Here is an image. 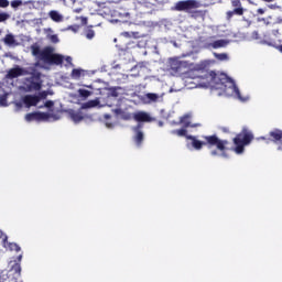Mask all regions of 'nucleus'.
<instances>
[{
    "label": "nucleus",
    "mask_w": 282,
    "mask_h": 282,
    "mask_svg": "<svg viewBox=\"0 0 282 282\" xmlns=\"http://www.w3.org/2000/svg\"><path fill=\"white\" fill-rule=\"evenodd\" d=\"M197 83H202L206 87H210L212 89H219L223 94L227 96H237V98H241V93L235 84L232 78L228 77L226 73H217L215 70H202V75H196Z\"/></svg>",
    "instance_id": "1"
},
{
    "label": "nucleus",
    "mask_w": 282,
    "mask_h": 282,
    "mask_svg": "<svg viewBox=\"0 0 282 282\" xmlns=\"http://www.w3.org/2000/svg\"><path fill=\"white\" fill-rule=\"evenodd\" d=\"M203 139L205 141L197 140V137L195 135H186V140H191L192 147L196 151H202L204 147H208V149H213V147H216V150H213L210 152V155H213V158H217V155H219V152L221 158H228V154H226V151H228V144H230L228 140H221L216 134L203 135Z\"/></svg>",
    "instance_id": "2"
},
{
    "label": "nucleus",
    "mask_w": 282,
    "mask_h": 282,
    "mask_svg": "<svg viewBox=\"0 0 282 282\" xmlns=\"http://www.w3.org/2000/svg\"><path fill=\"white\" fill-rule=\"evenodd\" d=\"M31 53L33 56L40 58L46 63V65H63V61H65V56L54 53V48L52 46H46L41 51V46L39 44L31 45Z\"/></svg>",
    "instance_id": "3"
},
{
    "label": "nucleus",
    "mask_w": 282,
    "mask_h": 282,
    "mask_svg": "<svg viewBox=\"0 0 282 282\" xmlns=\"http://www.w3.org/2000/svg\"><path fill=\"white\" fill-rule=\"evenodd\" d=\"M252 140H254L252 132L243 129L242 132L238 133L236 138H234V144L236 145L235 152L238 154L243 153L245 147H248Z\"/></svg>",
    "instance_id": "4"
},
{
    "label": "nucleus",
    "mask_w": 282,
    "mask_h": 282,
    "mask_svg": "<svg viewBox=\"0 0 282 282\" xmlns=\"http://www.w3.org/2000/svg\"><path fill=\"white\" fill-rule=\"evenodd\" d=\"M50 118H53V120H59V117L56 115H52L50 112H30L25 115L26 122H33L35 120L36 122H50Z\"/></svg>",
    "instance_id": "5"
},
{
    "label": "nucleus",
    "mask_w": 282,
    "mask_h": 282,
    "mask_svg": "<svg viewBox=\"0 0 282 282\" xmlns=\"http://www.w3.org/2000/svg\"><path fill=\"white\" fill-rule=\"evenodd\" d=\"M230 3L234 9L226 12L227 21H231L232 17H243L246 14L247 9L243 8L241 0H230Z\"/></svg>",
    "instance_id": "6"
},
{
    "label": "nucleus",
    "mask_w": 282,
    "mask_h": 282,
    "mask_svg": "<svg viewBox=\"0 0 282 282\" xmlns=\"http://www.w3.org/2000/svg\"><path fill=\"white\" fill-rule=\"evenodd\" d=\"M195 8H202V3L196 0H181L175 3L174 10L176 12H188V10H195Z\"/></svg>",
    "instance_id": "7"
},
{
    "label": "nucleus",
    "mask_w": 282,
    "mask_h": 282,
    "mask_svg": "<svg viewBox=\"0 0 282 282\" xmlns=\"http://www.w3.org/2000/svg\"><path fill=\"white\" fill-rule=\"evenodd\" d=\"M26 89L28 91H41L43 88V80H41V73L34 72L31 74V77L28 79Z\"/></svg>",
    "instance_id": "8"
},
{
    "label": "nucleus",
    "mask_w": 282,
    "mask_h": 282,
    "mask_svg": "<svg viewBox=\"0 0 282 282\" xmlns=\"http://www.w3.org/2000/svg\"><path fill=\"white\" fill-rule=\"evenodd\" d=\"M186 62L180 61L177 58L170 59V72L173 74V76H182V74H186Z\"/></svg>",
    "instance_id": "9"
},
{
    "label": "nucleus",
    "mask_w": 282,
    "mask_h": 282,
    "mask_svg": "<svg viewBox=\"0 0 282 282\" xmlns=\"http://www.w3.org/2000/svg\"><path fill=\"white\" fill-rule=\"evenodd\" d=\"M142 123H138L134 128V137H133V141L137 144V147H142V142H144V132H142Z\"/></svg>",
    "instance_id": "10"
},
{
    "label": "nucleus",
    "mask_w": 282,
    "mask_h": 282,
    "mask_svg": "<svg viewBox=\"0 0 282 282\" xmlns=\"http://www.w3.org/2000/svg\"><path fill=\"white\" fill-rule=\"evenodd\" d=\"M133 120L135 122H153V118L145 111H138L133 113Z\"/></svg>",
    "instance_id": "11"
},
{
    "label": "nucleus",
    "mask_w": 282,
    "mask_h": 282,
    "mask_svg": "<svg viewBox=\"0 0 282 282\" xmlns=\"http://www.w3.org/2000/svg\"><path fill=\"white\" fill-rule=\"evenodd\" d=\"M22 102L25 105V107H36L39 105V97L36 95H25L22 98Z\"/></svg>",
    "instance_id": "12"
},
{
    "label": "nucleus",
    "mask_w": 282,
    "mask_h": 282,
    "mask_svg": "<svg viewBox=\"0 0 282 282\" xmlns=\"http://www.w3.org/2000/svg\"><path fill=\"white\" fill-rule=\"evenodd\" d=\"M25 74V70L19 66L9 69L7 74V78L13 79L19 78V76H23Z\"/></svg>",
    "instance_id": "13"
},
{
    "label": "nucleus",
    "mask_w": 282,
    "mask_h": 282,
    "mask_svg": "<svg viewBox=\"0 0 282 282\" xmlns=\"http://www.w3.org/2000/svg\"><path fill=\"white\" fill-rule=\"evenodd\" d=\"M270 142H282V130L275 129L271 132H269V139Z\"/></svg>",
    "instance_id": "14"
},
{
    "label": "nucleus",
    "mask_w": 282,
    "mask_h": 282,
    "mask_svg": "<svg viewBox=\"0 0 282 282\" xmlns=\"http://www.w3.org/2000/svg\"><path fill=\"white\" fill-rule=\"evenodd\" d=\"M228 45V41L226 40H217L213 43L207 44V47H213V50H219L221 47H226Z\"/></svg>",
    "instance_id": "15"
},
{
    "label": "nucleus",
    "mask_w": 282,
    "mask_h": 282,
    "mask_svg": "<svg viewBox=\"0 0 282 282\" xmlns=\"http://www.w3.org/2000/svg\"><path fill=\"white\" fill-rule=\"evenodd\" d=\"M3 248H6L7 250L14 251V252H21V247L19 245H17V242H9L8 239L3 243Z\"/></svg>",
    "instance_id": "16"
},
{
    "label": "nucleus",
    "mask_w": 282,
    "mask_h": 282,
    "mask_svg": "<svg viewBox=\"0 0 282 282\" xmlns=\"http://www.w3.org/2000/svg\"><path fill=\"white\" fill-rule=\"evenodd\" d=\"M178 124H183V129H188V127H195L191 124V115H184L181 117Z\"/></svg>",
    "instance_id": "17"
},
{
    "label": "nucleus",
    "mask_w": 282,
    "mask_h": 282,
    "mask_svg": "<svg viewBox=\"0 0 282 282\" xmlns=\"http://www.w3.org/2000/svg\"><path fill=\"white\" fill-rule=\"evenodd\" d=\"M69 117H70L73 122H80L85 118V117H83V112H77V111H74V110H72L69 112Z\"/></svg>",
    "instance_id": "18"
},
{
    "label": "nucleus",
    "mask_w": 282,
    "mask_h": 282,
    "mask_svg": "<svg viewBox=\"0 0 282 282\" xmlns=\"http://www.w3.org/2000/svg\"><path fill=\"white\" fill-rule=\"evenodd\" d=\"M48 17L52 19V21H55V23H61V21H63V15H61L58 11H50Z\"/></svg>",
    "instance_id": "19"
},
{
    "label": "nucleus",
    "mask_w": 282,
    "mask_h": 282,
    "mask_svg": "<svg viewBox=\"0 0 282 282\" xmlns=\"http://www.w3.org/2000/svg\"><path fill=\"white\" fill-rule=\"evenodd\" d=\"M172 135H178V138H186L188 131L186 130V128L183 129H176V130H172L171 131Z\"/></svg>",
    "instance_id": "20"
},
{
    "label": "nucleus",
    "mask_w": 282,
    "mask_h": 282,
    "mask_svg": "<svg viewBox=\"0 0 282 282\" xmlns=\"http://www.w3.org/2000/svg\"><path fill=\"white\" fill-rule=\"evenodd\" d=\"M83 69L80 68H74L70 73V77L74 79V80H78L80 78V76H83Z\"/></svg>",
    "instance_id": "21"
},
{
    "label": "nucleus",
    "mask_w": 282,
    "mask_h": 282,
    "mask_svg": "<svg viewBox=\"0 0 282 282\" xmlns=\"http://www.w3.org/2000/svg\"><path fill=\"white\" fill-rule=\"evenodd\" d=\"M17 42V40H14V35L12 34H7L4 36V43L6 45H14V43Z\"/></svg>",
    "instance_id": "22"
},
{
    "label": "nucleus",
    "mask_w": 282,
    "mask_h": 282,
    "mask_svg": "<svg viewBox=\"0 0 282 282\" xmlns=\"http://www.w3.org/2000/svg\"><path fill=\"white\" fill-rule=\"evenodd\" d=\"M147 98L150 102H158V99L160 98V96L155 93H150V94H147Z\"/></svg>",
    "instance_id": "23"
},
{
    "label": "nucleus",
    "mask_w": 282,
    "mask_h": 282,
    "mask_svg": "<svg viewBox=\"0 0 282 282\" xmlns=\"http://www.w3.org/2000/svg\"><path fill=\"white\" fill-rule=\"evenodd\" d=\"M273 17L269 15L267 18H261L260 21L264 23V25H274V22H272Z\"/></svg>",
    "instance_id": "24"
},
{
    "label": "nucleus",
    "mask_w": 282,
    "mask_h": 282,
    "mask_svg": "<svg viewBox=\"0 0 282 282\" xmlns=\"http://www.w3.org/2000/svg\"><path fill=\"white\" fill-rule=\"evenodd\" d=\"M214 56L217 61H228V54L226 53H215Z\"/></svg>",
    "instance_id": "25"
},
{
    "label": "nucleus",
    "mask_w": 282,
    "mask_h": 282,
    "mask_svg": "<svg viewBox=\"0 0 282 282\" xmlns=\"http://www.w3.org/2000/svg\"><path fill=\"white\" fill-rule=\"evenodd\" d=\"M47 96H50V93L47 90H43L39 93V95H36V97L39 98V102H41V100H45Z\"/></svg>",
    "instance_id": "26"
},
{
    "label": "nucleus",
    "mask_w": 282,
    "mask_h": 282,
    "mask_svg": "<svg viewBox=\"0 0 282 282\" xmlns=\"http://www.w3.org/2000/svg\"><path fill=\"white\" fill-rule=\"evenodd\" d=\"M78 94L79 96H82V98H89V96H91V91L87 89H79Z\"/></svg>",
    "instance_id": "27"
},
{
    "label": "nucleus",
    "mask_w": 282,
    "mask_h": 282,
    "mask_svg": "<svg viewBox=\"0 0 282 282\" xmlns=\"http://www.w3.org/2000/svg\"><path fill=\"white\" fill-rule=\"evenodd\" d=\"M0 107H8V97L6 95L0 96Z\"/></svg>",
    "instance_id": "28"
},
{
    "label": "nucleus",
    "mask_w": 282,
    "mask_h": 282,
    "mask_svg": "<svg viewBox=\"0 0 282 282\" xmlns=\"http://www.w3.org/2000/svg\"><path fill=\"white\" fill-rule=\"evenodd\" d=\"M20 6H23V1H21V0L11 1V8L17 10V8H20Z\"/></svg>",
    "instance_id": "29"
},
{
    "label": "nucleus",
    "mask_w": 282,
    "mask_h": 282,
    "mask_svg": "<svg viewBox=\"0 0 282 282\" xmlns=\"http://www.w3.org/2000/svg\"><path fill=\"white\" fill-rule=\"evenodd\" d=\"M10 19V14L6 12H0V23H3V21H8Z\"/></svg>",
    "instance_id": "30"
},
{
    "label": "nucleus",
    "mask_w": 282,
    "mask_h": 282,
    "mask_svg": "<svg viewBox=\"0 0 282 282\" xmlns=\"http://www.w3.org/2000/svg\"><path fill=\"white\" fill-rule=\"evenodd\" d=\"M94 36H96V33L94 32V30L88 29V30L86 31V39L91 40V39H94Z\"/></svg>",
    "instance_id": "31"
},
{
    "label": "nucleus",
    "mask_w": 282,
    "mask_h": 282,
    "mask_svg": "<svg viewBox=\"0 0 282 282\" xmlns=\"http://www.w3.org/2000/svg\"><path fill=\"white\" fill-rule=\"evenodd\" d=\"M12 270L15 272V274H19V276H21V264L15 263V264L12 267Z\"/></svg>",
    "instance_id": "32"
},
{
    "label": "nucleus",
    "mask_w": 282,
    "mask_h": 282,
    "mask_svg": "<svg viewBox=\"0 0 282 282\" xmlns=\"http://www.w3.org/2000/svg\"><path fill=\"white\" fill-rule=\"evenodd\" d=\"M8 239V235H6L2 230H0V240L2 241V246L6 243Z\"/></svg>",
    "instance_id": "33"
},
{
    "label": "nucleus",
    "mask_w": 282,
    "mask_h": 282,
    "mask_svg": "<svg viewBox=\"0 0 282 282\" xmlns=\"http://www.w3.org/2000/svg\"><path fill=\"white\" fill-rule=\"evenodd\" d=\"M10 6V1L8 0H0V8H8Z\"/></svg>",
    "instance_id": "34"
},
{
    "label": "nucleus",
    "mask_w": 282,
    "mask_h": 282,
    "mask_svg": "<svg viewBox=\"0 0 282 282\" xmlns=\"http://www.w3.org/2000/svg\"><path fill=\"white\" fill-rule=\"evenodd\" d=\"M50 41H51L52 43H58V35H56V34L51 35V36H50Z\"/></svg>",
    "instance_id": "35"
},
{
    "label": "nucleus",
    "mask_w": 282,
    "mask_h": 282,
    "mask_svg": "<svg viewBox=\"0 0 282 282\" xmlns=\"http://www.w3.org/2000/svg\"><path fill=\"white\" fill-rule=\"evenodd\" d=\"M44 107H46V109H51V107H54V101L47 100V101L44 104Z\"/></svg>",
    "instance_id": "36"
},
{
    "label": "nucleus",
    "mask_w": 282,
    "mask_h": 282,
    "mask_svg": "<svg viewBox=\"0 0 282 282\" xmlns=\"http://www.w3.org/2000/svg\"><path fill=\"white\" fill-rule=\"evenodd\" d=\"M220 131H223V133H230V128L228 127H221Z\"/></svg>",
    "instance_id": "37"
},
{
    "label": "nucleus",
    "mask_w": 282,
    "mask_h": 282,
    "mask_svg": "<svg viewBox=\"0 0 282 282\" xmlns=\"http://www.w3.org/2000/svg\"><path fill=\"white\" fill-rule=\"evenodd\" d=\"M86 107H96V101L91 100L85 104Z\"/></svg>",
    "instance_id": "38"
},
{
    "label": "nucleus",
    "mask_w": 282,
    "mask_h": 282,
    "mask_svg": "<svg viewBox=\"0 0 282 282\" xmlns=\"http://www.w3.org/2000/svg\"><path fill=\"white\" fill-rule=\"evenodd\" d=\"M217 3V0H207V6H215Z\"/></svg>",
    "instance_id": "39"
},
{
    "label": "nucleus",
    "mask_w": 282,
    "mask_h": 282,
    "mask_svg": "<svg viewBox=\"0 0 282 282\" xmlns=\"http://www.w3.org/2000/svg\"><path fill=\"white\" fill-rule=\"evenodd\" d=\"M273 36H279L280 32L279 29L272 30Z\"/></svg>",
    "instance_id": "40"
},
{
    "label": "nucleus",
    "mask_w": 282,
    "mask_h": 282,
    "mask_svg": "<svg viewBox=\"0 0 282 282\" xmlns=\"http://www.w3.org/2000/svg\"><path fill=\"white\" fill-rule=\"evenodd\" d=\"M65 61H66V63H68V65H74V64L72 63V57H70V56H67V57L65 58Z\"/></svg>",
    "instance_id": "41"
},
{
    "label": "nucleus",
    "mask_w": 282,
    "mask_h": 282,
    "mask_svg": "<svg viewBox=\"0 0 282 282\" xmlns=\"http://www.w3.org/2000/svg\"><path fill=\"white\" fill-rule=\"evenodd\" d=\"M257 14H265V10L264 9H258Z\"/></svg>",
    "instance_id": "42"
},
{
    "label": "nucleus",
    "mask_w": 282,
    "mask_h": 282,
    "mask_svg": "<svg viewBox=\"0 0 282 282\" xmlns=\"http://www.w3.org/2000/svg\"><path fill=\"white\" fill-rule=\"evenodd\" d=\"M82 25H87V18L82 17Z\"/></svg>",
    "instance_id": "43"
},
{
    "label": "nucleus",
    "mask_w": 282,
    "mask_h": 282,
    "mask_svg": "<svg viewBox=\"0 0 282 282\" xmlns=\"http://www.w3.org/2000/svg\"><path fill=\"white\" fill-rule=\"evenodd\" d=\"M275 23L281 24L282 23V18H278L276 21L274 22V24Z\"/></svg>",
    "instance_id": "44"
},
{
    "label": "nucleus",
    "mask_w": 282,
    "mask_h": 282,
    "mask_svg": "<svg viewBox=\"0 0 282 282\" xmlns=\"http://www.w3.org/2000/svg\"><path fill=\"white\" fill-rule=\"evenodd\" d=\"M104 118H105V120H110L111 115H105Z\"/></svg>",
    "instance_id": "45"
},
{
    "label": "nucleus",
    "mask_w": 282,
    "mask_h": 282,
    "mask_svg": "<svg viewBox=\"0 0 282 282\" xmlns=\"http://www.w3.org/2000/svg\"><path fill=\"white\" fill-rule=\"evenodd\" d=\"M159 127H164V122L159 121Z\"/></svg>",
    "instance_id": "46"
},
{
    "label": "nucleus",
    "mask_w": 282,
    "mask_h": 282,
    "mask_svg": "<svg viewBox=\"0 0 282 282\" xmlns=\"http://www.w3.org/2000/svg\"><path fill=\"white\" fill-rule=\"evenodd\" d=\"M263 1H265V3H272V1L274 0H263Z\"/></svg>",
    "instance_id": "47"
},
{
    "label": "nucleus",
    "mask_w": 282,
    "mask_h": 282,
    "mask_svg": "<svg viewBox=\"0 0 282 282\" xmlns=\"http://www.w3.org/2000/svg\"><path fill=\"white\" fill-rule=\"evenodd\" d=\"M18 259H19V261H21V259H23V256L20 254V256L18 257Z\"/></svg>",
    "instance_id": "48"
},
{
    "label": "nucleus",
    "mask_w": 282,
    "mask_h": 282,
    "mask_svg": "<svg viewBox=\"0 0 282 282\" xmlns=\"http://www.w3.org/2000/svg\"><path fill=\"white\" fill-rule=\"evenodd\" d=\"M123 119H124V120H129V116H126Z\"/></svg>",
    "instance_id": "49"
},
{
    "label": "nucleus",
    "mask_w": 282,
    "mask_h": 282,
    "mask_svg": "<svg viewBox=\"0 0 282 282\" xmlns=\"http://www.w3.org/2000/svg\"><path fill=\"white\" fill-rule=\"evenodd\" d=\"M107 127H111V124L107 123Z\"/></svg>",
    "instance_id": "50"
},
{
    "label": "nucleus",
    "mask_w": 282,
    "mask_h": 282,
    "mask_svg": "<svg viewBox=\"0 0 282 282\" xmlns=\"http://www.w3.org/2000/svg\"><path fill=\"white\" fill-rule=\"evenodd\" d=\"M261 139H262V140H265V137H262Z\"/></svg>",
    "instance_id": "51"
},
{
    "label": "nucleus",
    "mask_w": 282,
    "mask_h": 282,
    "mask_svg": "<svg viewBox=\"0 0 282 282\" xmlns=\"http://www.w3.org/2000/svg\"><path fill=\"white\" fill-rule=\"evenodd\" d=\"M271 9H273L274 7L273 6H270Z\"/></svg>",
    "instance_id": "52"
}]
</instances>
